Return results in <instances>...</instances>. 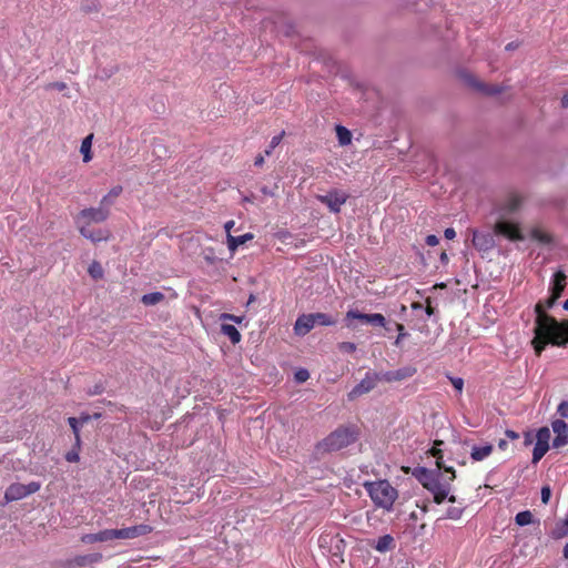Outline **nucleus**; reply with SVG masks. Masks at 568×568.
<instances>
[{"label":"nucleus","mask_w":568,"mask_h":568,"mask_svg":"<svg viewBox=\"0 0 568 568\" xmlns=\"http://www.w3.org/2000/svg\"><path fill=\"white\" fill-rule=\"evenodd\" d=\"M565 286L566 275L564 272L558 271L554 275L551 295L546 301V306L544 307L540 303L536 305L537 318L532 345L537 355H540L548 343L564 345L568 342V321L559 323L554 317L546 314V308L554 306L565 290Z\"/></svg>","instance_id":"f257e3e1"},{"label":"nucleus","mask_w":568,"mask_h":568,"mask_svg":"<svg viewBox=\"0 0 568 568\" xmlns=\"http://www.w3.org/2000/svg\"><path fill=\"white\" fill-rule=\"evenodd\" d=\"M495 235H501L514 242L528 240L539 245L554 244L552 236L541 229H532L527 233H523L518 225L508 221H499L495 224L493 233L474 231L471 239L473 245L476 248H489L494 245Z\"/></svg>","instance_id":"f03ea898"},{"label":"nucleus","mask_w":568,"mask_h":568,"mask_svg":"<svg viewBox=\"0 0 568 568\" xmlns=\"http://www.w3.org/2000/svg\"><path fill=\"white\" fill-rule=\"evenodd\" d=\"M364 487L377 507L392 509L398 494L387 480L366 481Z\"/></svg>","instance_id":"7ed1b4c3"},{"label":"nucleus","mask_w":568,"mask_h":568,"mask_svg":"<svg viewBox=\"0 0 568 568\" xmlns=\"http://www.w3.org/2000/svg\"><path fill=\"white\" fill-rule=\"evenodd\" d=\"M110 213L99 204L98 207H88L81 210L77 217L75 223L80 229L81 234L84 237L91 239L93 242L98 241L92 233L88 230V226L92 223H102L109 217Z\"/></svg>","instance_id":"20e7f679"},{"label":"nucleus","mask_w":568,"mask_h":568,"mask_svg":"<svg viewBox=\"0 0 568 568\" xmlns=\"http://www.w3.org/2000/svg\"><path fill=\"white\" fill-rule=\"evenodd\" d=\"M444 470L450 473L452 476L446 480L443 479L442 474H439L435 481L427 487V490L433 494L436 504H442L445 499H448L450 503H456V497L450 495V484L455 479L454 469L452 467H444Z\"/></svg>","instance_id":"39448f33"},{"label":"nucleus","mask_w":568,"mask_h":568,"mask_svg":"<svg viewBox=\"0 0 568 568\" xmlns=\"http://www.w3.org/2000/svg\"><path fill=\"white\" fill-rule=\"evenodd\" d=\"M356 440V432L352 427H343L333 432L324 440V445L329 450H338Z\"/></svg>","instance_id":"423d86ee"},{"label":"nucleus","mask_w":568,"mask_h":568,"mask_svg":"<svg viewBox=\"0 0 568 568\" xmlns=\"http://www.w3.org/2000/svg\"><path fill=\"white\" fill-rule=\"evenodd\" d=\"M41 487V484L38 481H31L27 485L14 483L8 487L4 494V499L7 503L20 500L24 497H28L31 494L37 493Z\"/></svg>","instance_id":"0eeeda50"},{"label":"nucleus","mask_w":568,"mask_h":568,"mask_svg":"<svg viewBox=\"0 0 568 568\" xmlns=\"http://www.w3.org/2000/svg\"><path fill=\"white\" fill-rule=\"evenodd\" d=\"M348 194L342 190H332L325 195H317V200L327 205L331 212L339 213L342 206L346 203Z\"/></svg>","instance_id":"6e6552de"},{"label":"nucleus","mask_w":568,"mask_h":568,"mask_svg":"<svg viewBox=\"0 0 568 568\" xmlns=\"http://www.w3.org/2000/svg\"><path fill=\"white\" fill-rule=\"evenodd\" d=\"M536 443L532 450V464H537L548 452L549 449V440H550V430L548 427L539 428L536 434Z\"/></svg>","instance_id":"1a4fd4ad"},{"label":"nucleus","mask_w":568,"mask_h":568,"mask_svg":"<svg viewBox=\"0 0 568 568\" xmlns=\"http://www.w3.org/2000/svg\"><path fill=\"white\" fill-rule=\"evenodd\" d=\"M379 381H383L382 374L373 372L366 373L365 377L351 390L348 397L354 399L357 396L371 392Z\"/></svg>","instance_id":"9d476101"},{"label":"nucleus","mask_w":568,"mask_h":568,"mask_svg":"<svg viewBox=\"0 0 568 568\" xmlns=\"http://www.w3.org/2000/svg\"><path fill=\"white\" fill-rule=\"evenodd\" d=\"M152 531V527L146 524H140L126 528L113 529L114 539H134L145 536Z\"/></svg>","instance_id":"9b49d317"},{"label":"nucleus","mask_w":568,"mask_h":568,"mask_svg":"<svg viewBox=\"0 0 568 568\" xmlns=\"http://www.w3.org/2000/svg\"><path fill=\"white\" fill-rule=\"evenodd\" d=\"M465 82L469 87H471V88L476 89L477 91H479L484 94H487V95H496L501 92V89L498 85H489V84L481 83L473 75H466Z\"/></svg>","instance_id":"f8f14e48"},{"label":"nucleus","mask_w":568,"mask_h":568,"mask_svg":"<svg viewBox=\"0 0 568 568\" xmlns=\"http://www.w3.org/2000/svg\"><path fill=\"white\" fill-rule=\"evenodd\" d=\"M416 368L413 366H406L396 371L386 372L382 374V378L385 382L403 381L414 376Z\"/></svg>","instance_id":"ddd939ff"},{"label":"nucleus","mask_w":568,"mask_h":568,"mask_svg":"<svg viewBox=\"0 0 568 568\" xmlns=\"http://www.w3.org/2000/svg\"><path fill=\"white\" fill-rule=\"evenodd\" d=\"M315 321L312 316V314H304V315H301L296 322H295V325H294V332L296 335L298 336H304L306 335L314 326H315Z\"/></svg>","instance_id":"4468645a"},{"label":"nucleus","mask_w":568,"mask_h":568,"mask_svg":"<svg viewBox=\"0 0 568 568\" xmlns=\"http://www.w3.org/2000/svg\"><path fill=\"white\" fill-rule=\"evenodd\" d=\"M439 470H429L425 467H419V468H416L415 471H414V476L416 477V479L423 485L424 488L427 489V487H429L434 481L435 479L437 478V476L439 475Z\"/></svg>","instance_id":"2eb2a0df"},{"label":"nucleus","mask_w":568,"mask_h":568,"mask_svg":"<svg viewBox=\"0 0 568 568\" xmlns=\"http://www.w3.org/2000/svg\"><path fill=\"white\" fill-rule=\"evenodd\" d=\"M113 539V529H105L95 534H87L81 538L84 544L105 542Z\"/></svg>","instance_id":"dca6fc26"},{"label":"nucleus","mask_w":568,"mask_h":568,"mask_svg":"<svg viewBox=\"0 0 568 568\" xmlns=\"http://www.w3.org/2000/svg\"><path fill=\"white\" fill-rule=\"evenodd\" d=\"M123 187L121 185L113 186L100 201V205L106 209L110 213L112 205L115 203L118 197L122 194Z\"/></svg>","instance_id":"f3484780"},{"label":"nucleus","mask_w":568,"mask_h":568,"mask_svg":"<svg viewBox=\"0 0 568 568\" xmlns=\"http://www.w3.org/2000/svg\"><path fill=\"white\" fill-rule=\"evenodd\" d=\"M493 452V445L490 444H485V445H480V446H473L471 447V452H470V457L475 460V462H480V460H484L485 458H487Z\"/></svg>","instance_id":"a211bd4d"},{"label":"nucleus","mask_w":568,"mask_h":568,"mask_svg":"<svg viewBox=\"0 0 568 568\" xmlns=\"http://www.w3.org/2000/svg\"><path fill=\"white\" fill-rule=\"evenodd\" d=\"M568 536V516L556 523L555 527L550 531L552 539H562Z\"/></svg>","instance_id":"6ab92c4d"},{"label":"nucleus","mask_w":568,"mask_h":568,"mask_svg":"<svg viewBox=\"0 0 568 568\" xmlns=\"http://www.w3.org/2000/svg\"><path fill=\"white\" fill-rule=\"evenodd\" d=\"M221 332L229 337V339L236 344L241 341V334L234 325L231 324H222Z\"/></svg>","instance_id":"aec40b11"},{"label":"nucleus","mask_w":568,"mask_h":568,"mask_svg":"<svg viewBox=\"0 0 568 568\" xmlns=\"http://www.w3.org/2000/svg\"><path fill=\"white\" fill-rule=\"evenodd\" d=\"M92 139H93L92 134L85 136L82 140V143H81V146H80V152L83 155V162L84 163H88V162H90L92 160V153H91Z\"/></svg>","instance_id":"412c9836"},{"label":"nucleus","mask_w":568,"mask_h":568,"mask_svg":"<svg viewBox=\"0 0 568 568\" xmlns=\"http://www.w3.org/2000/svg\"><path fill=\"white\" fill-rule=\"evenodd\" d=\"M252 239H253L252 233H245V234L239 235V236H233V235L229 234V241H227L229 247L227 248H237L240 245L245 244L248 240H252Z\"/></svg>","instance_id":"4be33fe9"},{"label":"nucleus","mask_w":568,"mask_h":568,"mask_svg":"<svg viewBox=\"0 0 568 568\" xmlns=\"http://www.w3.org/2000/svg\"><path fill=\"white\" fill-rule=\"evenodd\" d=\"M336 135L341 145H348L352 141V133L348 129L343 125L336 126Z\"/></svg>","instance_id":"5701e85b"},{"label":"nucleus","mask_w":568,"mask_h":568,"mask_svg":"<svg viewBox=\"0 0 568 568\" xmlns=\"http://www.w3.org/2000/svg\"><path fill=\"white\" fill-rule=\"evenodd\" d=\"M164 295L160 292H153L149 294H144L141 298L142 303L146 306L156 305L161 301H163Z\"/></svg>","instance_id":"b1692460"},{"label":"nucleus","mask_w":568,"mask_h":568,"mask_svg":"<svg viewBox=\"0 0 568 568\" xmlns=\"http://www.w3.org/2000/svg\"><path fill=\"white\" fill-rule=\"evenodd\" d=\"M312 316L316 325L331 326L336 323L331 315L325 313H313Z\"/></svg>","instance_id":"393cba45"},{"label":"nucleus","mask_w":568,"mask_h":568,"mask_svg":"<svg viewBox=\"0 0 568 568\" xmlns=\"http://www.w3.org/2000/svg\"><path fill=\"white\" fill-rule=\"evenodd\" d=\"M556 436H568V424L562 419H556L551 423Z\"/></svg>","instance_id":"a878e982"},{"label":"nucleus","mask_w":568,"mask_h":568,"mask_svg":"<svg viewBox=\"0 0 568 568\" xmlns=\"http://www.w3.org/2000/svg\"><path fill=\"white\" fill-rule=\"evenodd\" d=\"M88 272L93 280H101L104 275L101 264L95 261L89 265Z\"/></svg>","instance_id":"bb28decb"},{"label":"nucleus","mask_w":568,"mask_h":568,"mask_svg":"<svg viewBox=\"0 0 568 568\" xmlns=\"http://www.w3.org/2000/svg\"><path fill=\"white\" fill-rule=\"evenodd\" d=\"M515 521L518 526H527L532 523V515L529 510L520 511L516 515Z\"/></svg>","instance_id":"cd10ccee"},{"label":"nucleus","mask_w":568,"mask_h":568,"mask_svg":"<svg viewBox=\"0 0 568 568\" xmlns=\"http://www.w3.org/2000/svg\"><path fill=\"white\" fill-rule=\"evenodd\" d=\"M365 323L377 325V326H384L386 323L385 317L379 313L368 314L367 317H365Z\"/></svg>","instance_id":"c85d7f7f"},{"label":"nucleus","mask_w":568,"mask_h":568,"mask_svg":"<svg viewBox=\"0 0 568 568\" xmlns=\"http://www.w3.org/2000/svg\"><path fill=\"white\" fill-rule=\"evenodd\" d=\"M392 544H393V538L389 535H385L378 539L376 549L378 551H386L390 548Z\"/></svg>","instance_id":"c756f323"},{"label":"nucleus","mask_w":568,"mask_h":568,"mask_svg":"<svg viewBox=\"0 0 568 568\" xmlns=\"http://www.w3.org/2000/svg\"><path fill=\"white\" fill-rule=\"evenodd\" d=\"M463 513H464L463 507H455V506L449 507L446 513V518L453 519V520H458L463 516Z\"/></svg>","instance_id":"7c9ffc66"},{"label":"nucleus","mask_w":568,"mask_h":568,"mask_svg":"<svg viewBox=\"0 0 568 568\" xmlns=\"http://www.w3.org/2000/svg\"><path fill=\"white\" fill-rule=\"evenodd\" d=\"M284 132L274 135L270 142L268 148L265 150V155H271L272 151L281 143Z\"/></svg>","instance_id":"2f4dec72"},{"label":"nucleus","mask_w":568,"mask_h":568,"mask_svg":"<svg viewBox=\"0 0 568 568\" xmlns=\"http://www.w3.org/2000/svg\"><path fill=\"white\" fill-rule=\"evenodd\" d=\"M520 205V199L518 196H511L506 203V211L514 212Z\"/></svg>","instance_id":"473e14b6"},{"label":"nucleus","mask_w":568,"mask_h":568,"mask_svg":"<svg viewBox=\"0 0 568 568\" xmlns=\"http://www.w3.org/2000/svg\"><path fill=\"white\" fill-rule=\"evenodd\" d=\"M368 314H363V313H359L357 311H348L346 313V321H349V320H359V321H363L365 322V317H367Z\"/></svg>","instance_id":"72a5a7b5"},{"label":"nucleus","mask_w":568,"mask_h":568,"mask_svg":"<svg viewBox=\"0 0 568 568\" xmlns=\"http://www.w3.org/2000/svg\"><path fill=\"white\" fill-rule=\"evenodd\" d=\"M220 320H222V321H231V322H234L236 324H241L243 322V320H244V316H236V315H233V314L223 313V314H221Z\"/></svg>","instance_id":"f704fd0d"},{"label":"nucleus","mask_w":568,"mask_h":568,"mask_svg":"<svg viewBox=\"0 0 568 568\" xmlns=\"http://www.w3.org/2000/svg\"><path fill=\"white\" fill-rule=\"evenodd\" d=\"M295 381L298 383H304L310 378V373L305 368H301L295 373Z\"/></svg>","instance_id":"c9c22d12"},{"label":"nucleus","mask_w":568,"mask_h":568,"mask_svg":"<svg viewBox=\"0 0 568 568\" xmlns=\"http://www.w3.org/2000/svg\"><path fill=\"white\" fill-rule=\"evenodd\" d=\"M430 454L436 458V465H437V468L440 469V468H444L445 466L443 465L442 460H443V456H442V452L440 449H438L437 447H433L430 449Z\"/></svg>","instance_id":"e433bc0d"},{"label":"nucleus","mask_w":568,"mask_h":568,"mask_svg":"<svg viewBox=\"0 0 568 568\" xmlns=\"http://www.w3.org/2000/svg\"><path fill=\"white\" fill-rule=\"evenodd\" d=\"M339 351L345 353H353L356 351V345L352 342H343L338 345Z\"/></svg>","instance_id":"4c0bfd02"},{"label":"nucleus","mask_w":568,"mask_h":568,"mask_svg":"<svg viewBox=\"0 0 568 568\" xmlns=\"http://www.w3.org/2000/svg\"><path fill=\"white\" fill-rule=\"evenodd\" d=\"M101 559V555L100 554H93V555H89V556H85V557H81L79 559V564L81 565H84L87 562H97Z\"/></svg>","instance_id":"58836bf2"},{"label":"nucleus","mask_w":568,"mask_h":568,"mask_svg":"<svg viewBox=\"0 0 568 568\" xmlns=\"http://www.w3.org/2000/svg\"><path fill=\"white\" fill-rule=\"evenodd\" d=\"M73 433H74V436H75V440L79 442L80 440V436H79V420L75 418V417H70L68 419Z\"/></svg>","instance_id":"ea45409f"},{"label":"nucleus","mask_w":568,"mask_h":568,"mask_svg":"<svg viewBox=\"0 0 568 568\" xmlns=\"http://www.w3.org/2000/svg\"><path fill=\"white\" fill-rule=\"evenodd\" d=\"M115 70L116 69L114 67H112L111 69L99 70L97 77L102 80L109 79L115 72Z\"/></svg>","instance_id":"a19ab883"},{"label":"nucleus","mask_w":568,"mask_h":568,"mask_svg":"<svg viewBox=\"0 0 568 568\" xmlns=\"http://www.w3.org/2000/svg\"><path fill=\"white\" fill-rule=\"evenodd\" d=\"M568 443V436H555L552 440V446L555 448H560Z\"/></svg>","instance_id":"79ce46f5"},{"label":"nucleus","mask_w":568,"mask_h":568,"mask_svg":"<svg viewBox=\"0 0 568 568\" xmlns=\"http://www.w3.org/2000/svg\"><path fill=\"white\" fill-rule=\"evenodd\" d=\"M541 501L548 504L551 497V490L548 486H544L540 491Z\"/></svg>","instance_id":"37998d69"},{"label":"nucleus","mask_w":568,"mask_h":568,"mask_svg":"<svg viewBox=\"0 0 568 568\" xmlns=\"http://www.w3.org/2000/svg\"><path fill=\"white\" fill-rule=\"evenodd\" d=\"M557 412L562 418H568V400H564L559 404Z\"/></svg>","instance_id":"c03bdc74"},{"label":"nucleus","mask_w":568,"mask_h":568,"mask_svg":"<svg viewBox=\"0 0 568 568\" xmlns=\"http://www.w3.org/2000/svg\"><path fill=\"white\" fill-rule=\"evenodd\" d=\"M450 382L457 392H462L464 387V381L460 377H450Z\"/></svg>","instance_id":"a18cd8bd"},{"label":"nucleus","mask_w":568,"mask_h":568,"mask_svg":"<svg viewBox=\"0 0 568 568\" xmlns=\"http://www.w3.org/2000/svg\"><path fill=\"white\" fill-rule=\"evenodd\" d=\"M425 243H426V245L434 247V246L438 245L439 240L436 235L429 234L425 237Z\"/></svg>","instance_id":"49530a36"},{"label":"nucleus","mask_w":568,"mask_h":568,"mask_svg":"<svg viewBox=\"0 0 568 568\" xmlns=\"http://www.w3.org/2000/svg\"><path fill=\"white\" fill-rule=\"evenodd\" d=\"M535 439H536V437L532 432L529 430L524 434V445L525 446H530Z\"/></svg>","instance_id":"de8ad7c7"},{"label":"nucleus","mask_w":568,"mask_h":568,"mask_svg":"<svg viewBox=\"0 0 568 568\" xmlns=\"http://www.w3.org/2000/svg\"><path fill=\"white\" fill-rule=\"evenodd\" d=\"M396 327H397V331H398V336H397V338H396V341H395V344H396V345H399L400 341H402L403 338H405L407 334L405 333V331H404V326H403L402 324H397V326H396Z\"/></svg>","instance_id":"09e8293b"},{"label":"nucleus","mask_w":568,"mask_h":568,"mask_svg":"<svg viewBox=\"0 0 568 568\" xmlns=\"http://www.w3.org/2000/svg\"><path fill=\"white\" fill-rule=\"evenodd\" d=\"M444 235L447 240H453L456 236V232L453 227H448L445 230Z\"/></svg>","instance_id":"8fccbe9b"},{"label":"nucleus","mask_w":568,"mask_h":568,"mask_svg":"<svg viewBox=\"0 0 568 568\" xmlns=\"http://www.w3.org/2000/svg\"><path fill=\"white\" fill-rule=\"evenodd\" d=\"M67 460L70 462V463H75L79 460V455L78 453H74V452H71V453H68L67 454Z\"/></svg>","instance_id":"3c124183"},{"label":"nucleus","mask_w":568,"mask_h":568,"mask_svg":"<svg viewBox=\"0 0 568 568\" xmlns=\"http://www.w3.org/2000/svg\"><path fill=\"white\" fill-rule=\"evenodd\" d=\"M505 434L511 440H515V439L519 438V434L514 432V430H510V429H507Z\"/></svg>","instance_id":"603ef678"},{"label":"nucleus","mask_w":568,"mask_h":568,"mask_svg":"<svg viewBox=\"0 0 568 568\" xmlns=\"http://www.w3.org/2000/svg\"><path fill=\"white\" fill-rule=\"evenodd\" d=\"M50 87L54 88L57 90H60V91H62L67 88L65 83H63V82H55V83H52Z\"/></svg>","instance_id":"864d4df0"},{"label":"nucleus","mask_w":568,"mask_h":568,"mask_svg":"<svg viewBox=\"0 0 568 568\" xmlns=\"http://www.w3.org/2000/svg\"><path fill=\"white\" fill-rule=\"evenodd\" d=\"M263 163H264V156H263V155H261V154H260V155H257V156L255 158L254 164H255L256 166H261V165H263Z\"/></svg>","instance_id":"5fc2aeb1"},{"label":"nucleus","mask_w":568,"mask_h":568,"mask_svg":"<svg viewBox=\"0 0 568 568\" xmlns=\"http://www.w3.org/2000/svg\"><path fill=\"white\" fill-rule=\"evenodd\" d=\"M234 224H235L234 221H229L225 223L224 229H225L227 235L231 234L230 232H231V229L234 226Z\"/></svg>","instance_id":"6e6d98bb"},{"label":"nucleus","mask_w":568,"mask_h":568,"mask_svg":"<svg viewBox=\"0 0 568 568\" xmlns=\"http://www.w3.org/2000/svg\"><path fill=\"white\" fill-rule=\"evenodd\" d=\"M560 103H561V106H562L564 109H567V108H568V94H565V95L562 97V99H561V102H560Z\"/></svg>","instance_id":"4d7b16f0"},{"label":"nucleus","mask_w":568,"mask_h":568,"mask_svg":"<svg viewBox=\"0 0 568 568\" xmlns=\"http://www.w3.org/2000/svg\"><path fill=\"white\" fill-rule=\"evenodd\" d=\"M517 47H518V44H517V43H515V42H509V43L506 45V48H505V49H506L507 51H510V50H515Z\"/></svg>","instance_id":"13d9d810"},{"label":"nucleus","mask_w":568,"mask_h":568,"mask_svg":"<svg viewBox=\"0 0 568 568\" xmlns=\"http://www.w3.org/2000/svg\"><path fill=\"white\" fill-rule=\"evenodd\" d=\"M439 257H440L442 263H444V264L447 263L448 257H447V254L445 251H442Z\"/></svg>","instance_id":"bf43d9fd"},{"label":"nucleus","mask_w":568,"mask_h":568,"mask_svg":"<svg viewBox=\"0 0 568 568\" xmlns=\"http://www.w3.org/2000/svg\"><path fill=\"white\" fill-rule=\"evenodd\" d=\"M498 447L505 450L507 448V442L505 439H500L498 443Z\"/></svg>","instance_id":"052dcab7"},{"label":"nucleus","mask_w":568,"mask_h":568,"mask_svg":"<svg viewBox=\"0 0 568 568\" xmlns=\"http://www.w3.org/2000/svg\"><path fill=\"white\" fill-rule=\"evenodd\" d=\"M562 556L565 559H568V542L564 546Z\"/></svg>","instance_id":"680f3d73"},{"label":"nucleus","mask_w":568,"mask_h":568,"mask_svg":"<svg viewBox=\"0 0 568 568\" xmlns=\"http://www.w3.org/2000/svg\"><path fill=\"white\" fill-rule=\"evenodd\" d=\"M426 313H427V315H428V316L433 315V313H434V310H433V307L429 305V302H427Z\"/></svg>","instance_id":"e2e57ef3"},{"label":"nucleus","mask_w":568,"mask_h":568,"mask_svg":"<svg viewBox=\"0 0 568 568\" xmlns=\"http://www.w3.org/2000/svg\"><path fill=\"white\" fill-rule=\"evenodd\" d=\"M263 194L265 195H273V192H271L266 186H263L262 190Z\"/></svg>","instance_id":"0e129e2a"},{"label":"nucleus","mask_w":568,"mask_h":568,"mask_svg":"<svg viewBox=\"0 0 568 568\" xmlns=\"http://www.w3.org/2000/svg\"><path fill=\"white\" fill-rule=\"evenodd\" d=\"M562 306H564V308H565L566 311H568V298L564 302V305H562Z\"/></svg>","instance_id":"69168bd1"},{"label":"nucleus","mask_w":568,"mask_h":568,"mask_svg":"<svg viewBox=\"0 0 568 568\" xmlns=\"http://www.w3.org/2000/svg\"><path fill=\"white\" fill-rule=\"evenodd\" d=\"M437 287L443 288V287H445V284H444V283H442V284H437V285H435V286H434V288H437Z\"/></svg>","instance_id":"338daca9"},{"label":"nucleus","mask_w":568,"mask_h":568,"mask_svg":"<svg viewBox=\"0 0 568 568\" xmlns=\"http://www.w3.org/2000/svg\"><path fill=\"white\" fill-rule=\"evenodd\" d=\"M254 301V296L251 295L250 298H248V303H252Z\"/></svg>","instance_id":"774afa93"}]
</instances>
